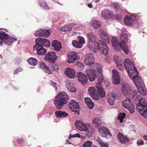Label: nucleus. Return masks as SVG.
Masks as SVG:
<instances>
[{"label":"nucleus","mask_w":147,"mask_h":147,"mask_svg":"<svg viewBox=\"0 0 147 147\" xmlns=\"http://www.w3.org/2000/svg\"><path fill=\"white\" fill-rule=\"evenodd\" d=\"M84 63L86 65L91 66L93 64L96 67L97 73L98 74V80L99 82L97 83L96 85L98 91L99 93L101 98L104 97L105 95V92L102 88L101 83L103 82V77L102 73V69L99 67L100 65L97 63H94V57L93 55L91 53L87 54L85 57Z\"/></svg>","instance_id":"obj_1"},{"label":"nucleus","mask_w":147,"mask_h":147,"mask_svg":"<svg viewBox=\"0 0 147 147\" xmlns=\"http://www.w3.org/2000/svg\"><path fill=\"white\" fill-rule=\"evenodd\" d=\"M133 80L138 90V92L136 90L134 91L133 92V98L134 101L138 100V102L137 104V105L139 103L140 101L142 98H143L145 100L143 97L141 96V95L145 96L146 93L143 81L141 77H139L138 78L134 79Z\"/></svg>","instance_id":"obj_2"},{"label":"nucleus","mask_w":147,"mask_h":147,"mask_svg":"<svg viewBox=\"0 0 147 147\" xmlns=\"http://www.w3.org/2000/svg\"><path fill=\"white\" fill-rule=\"evenodd\" d=\"M124 67L130 78L134 80L138 78V73L134 63L129 59H125L124 61Z\"/></svg>","instance_id":"obj_3"},{"label":"nucleus","mask_w":147,"mask_h":147,"mask_svg":"<svg viewBox=\"0 0 147 147\" xmlns=\"http://www.w3.org/2000/svg\"><path fill=\"white\" fill-rule=\"evenodd\" d=\"M68 99V96L66 93L62 92L58 94L55 97L54 100V103L57 109H61L63 105L67 103Z\"/></svg>","instance_id":"obj_4"},{"label":"nucleus","mask_w":147,"mask_h":147,"mask_svg":"<svg viewBox=\"0 0 147 147\" xmlns=\"http://www.w3.org/2000/svg\"><path fill=\"white\" fill-rule=\"evenodd\" d=\"M92 49H90V50L94 53H96L99 50L101 53L105 55H108L109 52V49L105 42L102 40H99L95 44L94 46L92 47Z\"/></svg>","instance_id":"obj_5"},{"label":"nucleus","mask_w":147,"mask_h":147,"mask_svg":"<svg viewBox=\"0 0 147 147\" xmlns=\"http://www.w3.org/2000/svg\"><path fill=\"white\" fill-rule=\"evenodd\" d=\"M17 38L13 36H9L3 31L0 30V45L2 46L3 42L8 45H10Z\"/></svg>","instance_id":"obj_6"},{"label":"nucleus","mask_w":147,"mask_h":147,"mask_svg":"<svg viewBox=\"0 0 147 147\" xmlns=\"http://www.w3.org/2000/svg\"><path fill=\"white\" fill-rule=\"evenodd\" d=\"M142 98L137 105L136 108L141 115L147 119V103L143 98Z\"/></svg>","instance_id":"obj_7"},{"label":"nucleus","mask_w":147,"mask_h":147,"mask_svg":"<svg viewBox=\"0 0 147 147\" xmlns=\"http://www.w3.org/2000/svg\"><path fill=\"white\" fill-rule=\"evenodd\" d=\"M122 105L123 107L128 110L131 114H132L134 113V106L129 98H126L125 100L123 101Z\"/></svg>","instance_id":"obj_8"},{"label":"nucleus","mask_w":147,"mask_h":147,"mask_svg":"<svg viewBox=\"0 0 147 147\" xmlns=\"http://www.w3.org/2000/svg\"><path fill=\"white\" fill-rule=\"evenodd\" d=\"M36 45L33 47L34 50L37 51V54L39 55H44L46 52V50L43 47V45L40 43H36Z\"/></svg>","instance_id":"obj_9"},{"label":"nucleus","mask_w":147,"mask_h":147,"mask_svg":"<svg viewBox=\"0 0 147 147\" xmlns=\"http://www.w3.org/2000/svg\"><path fill=\"white\" fill-rule=\"evenodd\" d=\"M87 37L88 40V42L87 45L88 47L90 50V49H92V47L94 46L96 42V37L91 32H89L87 34Z\"/></svg>","instance_id":"obj_10"},{"label":"nucleus","mask_w":147,"mask_h":147,"mask_svg":"<svg viewBox=\"0 0 147 147\" xmlns=\"http://www.w3.org/2000/svg\"><path fill=\"white\" fill-rule=\"evenodd\" d=\"M34 34L36 37H47L50 35V32L48 30L40 29L36 30L34 32Z\"/></svg>","instance_id":"obj_11"},{"label":"nucleus","mask_w":147,"mask_h":147,"mask_svg":"<svg viewBox=\"0 0 147 147\" xmlns=\"http://www.w3.org/2000/svg\"><path fill=\"white\" fill-rule=\"evenodd\" d=\"M98 131L100 132V135L101 136L106 138H110L112 136L108 129L105 126H102L100 128L98 129Z\"/></svg>","instance_id":"obj_12"},{"label":"nucleus","mask_w":147,"mask_h":147,"mask_svg":"<svg viewBox=\"0 0 147 147\" xmlns=\"http://www.w3.org/2000/svg\"><path fill=\"white\" fill-rule=\"evenodd\" d=\"M121 97L120 94H118L117 95L115 96L113 93H109L107 96V98L108 101L110 105H113L114 103V100L118 99Z\"/></svg>","instance_id":"obj_13"},{"label":"nucleus","mask_w":147,"mask_h":147,"mask_svg":"<svg viewBox=\"0 0 147 147\" xmlns=\"http://www.w3.org/2000/svg\"><path fill=\"white\" fill-rule=\"evenodd\" d=\"M96 69V67L93 69H89L86 71V73L88 76V79L91 82L94 81L96 78V76L95 70Z\"/></svg>","instance_id":"obj_14"},{"label":"nucleus","mask_w":147,"mask_h":147,"mask_svg":"<svg viewBox=\"0 0 147 147\" xmlns=\"http://www.w3.org/2000/svg\"><path fill=\"white\" fill-rule=\"evenodd\" d=\"M111 43L113 48L116 51H119L121 49L122 44L123 43H121V41L119 42L116 37H112Z\"/></svg>","instance_id":"obj_15"},{"label":"nucleus","mask_w":147,"mask_h":147,"mask_svg":"<svg viewBox=\"0 0 147 147\" xmlns=\"http://www.w3.org/2000/svg\"><path fill=\"white\" fill-rule=\"evenodd\" d=\"M136 18V16L134 14L127 15L124 18L125 24L127 26H131L133 25Z\"/></svg>","instance_id":"obj_16"},{"label":"nucleus","mask_w":147,"mask_h":147,"mask_svg":"<svg viewBox=\"0 0 147 147\" xmlns=\"http://www.w3.org/2000/svg\"><path fill=\"white\" fill-rule=\"evenodd\" d=\"M57 58L55 53L54 52L51 51L45 55L44 59L46 61H48L51 63H54L56 61Z\"/></svg>","instance_id":"obj_17"},{"label":"nucleus","mask_w":147,"mask_h":147,"mask_svg":"<svg viewBox=\"0 0 147 147\" xmlns=\"http://www.w3.org/2000/svg\"><path fill=\"white\" fill-rule=\"evenodd\" d=\"M75 124L77 129L81 131H86L88 130L86 125L80 121L77 120Z\"/></svg>","instance_id":"obj_18"},{"label":"nucleus","mask_w":147,"mask_h":147,"mask_svg":"<svg viewBox=\"0 0 147 147\" xmlns=\"http://www.w3.org/2000/svg\"><path fill=\"white\" fill-rule=\"evenodd\" d=\"M98 35L102 39L104 40L108 43L110 42V38L107 33L102 30H100L98 31Z\"/></svg>","instance_id":"obj_19"},{"label":"nucleus","mask_w":147,"mask_h":147,"mask_svg":"<svg viewBox=\"0 0 147 147\" xmlns=\"http://www.w3.org/2000/svg\"><path fill=\"white\" fill-rule=\"evenodd\" d=\"M77 76L79 81L82 84H86L87 83V78L86 75L82 72H77Z\"/></svg>","instance_id":"obj_20"},{"label":"nucleus","mask_w":147,"mask_h":147,"mask_svg":"<svg viewBox=\"0 0 147 147\" xmlns=\"http://www.w3.org/2000/svg\"><path fill=\"white\" fill-rule=\"evenodd\" d=\"M122 93L126 96H130L131 95V90L129 85L125 84L123 85L121 88Z\"/></svg>","instance_id":"obj_21"},{"label":"nucleus","mask_w":147,"mask_h":147,"mask_svg":"<svg viewBox=\"0 0 147 147\" xmlns=\"http://www.w3.org/2000/svg\"><path fill=\"white\" fill-rule=\"evenodd\" d=\"M114 60L117 64V66L118 69L122 71L123 69V60L121 58L115 55L114 57Z\"/></svg>","instance_id":"obj_22"},{"label":"nucleus","mask_w":147,"mask_h":147,"mask_svg":"<svg viewBox=\"0 0 147 147\" xmlns=\"http://www.w3.org/2000/svg\"><path fill=\"white\" fill-rule=\"evenodd\" d=\"M113 73V81L114 84L117 85L120 82V79L119 76L118 72L115 70L112 71Z\"/></svg>","instance_id":"obj_23"},{"label":"nucleus","mask_w":147,"mask_h":147,"mask_svg":"<svg viewBox=\"0 0 147 147\" xmlns=\"http://www.w3.org/2000/svg\"><path fill=\"white\" fill-rule=\"evenodd\" d=\"M76 73L74 69L69 68H66L64 72V73L66 75L70 78H75Z\"/></svg>","instance_id":"obj_24"},{"label":"nucleus","mask_w":147,"mask_h":147,"mask_svg":"<svg viewBox=\"0 0 147 147\" xmlns=\"http://www.w3.org/2000/svg\"><path fill=\"white\" fill-rule=\"evenodd\" d=\"M40 43L46 47H49L50 42L48 40L44 38H37L36 40V43Z\"/></svg>","instance_id":"obj_25"},{"label":"nucleus","mask_w":147,"mask_h":147,"mask_svg":"<svg viewBox=\"0 0 147 147\" xmlns=\"http://www.w3.org/2000/svg\"><path fill=\"white\" fill-rule=\"evenodd\" d=\"M77 55L75 53H71L68 55L67 62L69 63H73L77 59Z\"/></svg>","instance_id":"obj_26"},{"label":"nucleus","mask_w":147,"mask_h":147,"mask_svg":"<svg viewBox=\"0 0 147 147\" xmlns=\"http://www.w3.org/2000/svg\"><path fill=\"white\" fill-rule=\"evenodd\" d=\"M52 45L54 50L57 51L60 50L62 48L61 44L60 42L57 40H55L52 42Z\"/></svg>","instance_id":"obj_27"},{"label":"nucleus","mask_w":147,"mask_h":147,"mask_svg":"<svg viewBox=\"0 0 147 147\" xmlns=\"http://www.w3.org/2000/svg\"><path fill=\"white\" fill-rule=\"evenodd\" d=\"M117 138L119 141L122 143L125 144L129 141V138L120 133L118 134Z\"/></svg>","instance_id":"obj_28"},{"label":"nucleus","mask_w":147,"mask_h":147,"mask_svg":"<svg viewBox=\"0 0 147 147\" xmlns=\"http://www.w3.org/2000/svg\"><path fill=\"white\" fill-rule=\"evenodd\" d=\"M39 66L40 68L48 74H52L51 71H50L49 68L44 63L40 62L39 63Z\"/></svg>","instance_id":"obj_29"},{"label":"nucleus","mask_w":147,"mask_h":147,"mask_svg":"<svg viewBox=\"0 0 147 147\" xmlns=\"http://www.w3.org/2000/svg\"><path fill=\"white\" fill-rule=\"evenodd\" d=\"M101 14L102 18L107 20L111 17L112 13L109 10H104L101 12Z\"/></svg>","instance_id":"obj_30"},{"label":"nucleus","mask_w":147,"mask_h":147,"mask_svg":"<svg viewBox=\"0 0 147 147\" xmlns=\"http://www.w3.org/2000/svg\"><path fill=\"white\" fill-rule=\"evenodd\" d=\"M127 34V32L126 31H123L121 33L120 37L121 43H125L127 42L128 39Z\"/></svg>","instance_id":"obj_31"},{"label":"nucleus","mask_w":147,"mask_h":147,"mask_svg":"<svg viewBox=\"0 0 147 147\" xmlns=\"http://www.w3.org/2000/svg\"><path fill=\"white\" fill-rule=\"evenodd\" d=\"M55 116L57 118H63L68 116V114L64 111H57L55 112Z\"/></svg>","instance_id":"obj_32"},{"label":"nucleus","mask_w":147,"mask_h":147,"mask_svg":"<svg viewBox=\"0 0 147 147\" xmlns=\"http://www.w3.org/2000/svg\"><path fill=\"white\" fill-rule=\"evenodd\" d=\"M89 25L92 28L97 29L100 26L101 24L98 21L92 20L89 23Z\"/></svg>","instance_id":"obj_33"},{"label":"nucleus","mask_w":147,"mask_h":147,"mask_svg":"<svg viewBox=\"0 0 147 147\" xmlns=\"http://www.w3.org/2000/svg\"><path fill=\"white\" fill-rule=\"evenodd\" d=\"M85 102L89 109H92L94 106V104L91 99L88 97L85 98L84 99Z\"/></svg>","instance_id":"obj_34"},{"label":"nucleus","mask_w":147,"mask_h":147,"mask_svg":"<svg viewBox=\"0 0 147 147\" xmlns=\"http://www.w3.org/2000/svg\"><path fill=\"white\" fill-rule=\"evenodd\" d=\"M66 85L67 88L70 91L74 92L76 91V89L74 85L69 82H67L66 83Z\"/></svg>","instance_id":"obj_35"},{"label":"nucleus","mask_w":147,"mask_h":147,"mask_svg":"<svg viewBox=\"0 0 147 147\" xmlns=\"http://www.w3.org/2000/svg\"><path fill=\"white\" fill-rule=\"evenodd\" d=\"M69 108L71 110H73L74 109H78L79 108V106L78 103L76 102L73 100H71V102L70 103Z\"/></svg>","instance_id":"obj_36"},{"label":"nucleus","mask_w":147,"mask_h":147,"mask_svg":"<svg viewBox=\"0 0 147 147\" xmlns=\"http://www.w3.org/2000/svg\"><path fill=\"white\" fill-rule=\"evenodd\" d=\"M101 117H96L94 118L92 121V123L95 124L96 127H98L101 125Z\"/></svg>","instance_id":"obj_37"},{"label":"nucleus","mask_w":147,"mask_h":147,"mask_svg":"<svg viewBox=\"0 0 147 147\" xmlns=\"http://www.w3.org/2000/svg\"><path fill=\"white\" fill-rule=\"evenodd\" d=\"M39 5L42 8L45 9H49L50 8L47 5L46 2L43 1H38Z\"/></svg>","instance_id":"obj_38"},{"label":"nucleus","mask_w":147,"mask_h":147,"mask_svg":"<svg viewBox=\"0 0 147 147\" xmlns=\"http://www.w3.org/2000/svg\"><path fill=\"white\" fill-rule=\"evenodd\" d=\"M27 62L30 65L33 66L36 65L38 63L37 59L35 58L30 57L27 60Z\"/></svg>","instance_id":"obj_39"},{"label":"nucleus","mask_w":147,"mask_h":147,"mask_svg":"<svg viewBox=\"0 0 147 147\" xmlns=\"http://www.w3.org/2000/svg\"><path fill=\"white\" fill-rule=\"evenodd\" d=\"M125 43L122 44L121 49L123 50L124 52L126 54L129 53L130 50V48L125 45Z\"/></svg>","instance_id":"obj_40"},{"label":"nucleus","mask_w":147,"mask_h":147,"mask_svg":"<svg viewBox=\"0 0 147 147\" xmlns=\"http://www.w3.org/2000/svg\"><path fill=\"white\" fill-rule=\"evenodd\" d=\"M72 44L76 48H80L82 46V45L81 44L76 40H73Z\"/></svg>","instance_id":"obj_41"},{"label":"nucleus","mask_w":147,"mask_h":147,"mask_svg":"<svg viewBox=\"0 0 147 147\" xmlns=\"http://www.w3.org/2000/svg\"><path fill=\"white\" fill-rule=\"evenodd\" d=\"M126 115L124 113H119L118 115V119L119 120L121 123H122L123 121V119L125 117Z\"/></svg>","instance_id":"obj_42"},{"label":"nucleus","mask_w":147,"mask_h":147,"mask_svg":"<svg viewBox=\"0 0 147 147\" xmlns=\"http://www.w3.org/2000/svg\"><path fill=\"white\" fill-rule=\"evenodd\" d=\"M72 29V27L70 25H67L64 27H63L61 28V29L62 31L66 32L67 31H70Z\"/></svg>","instance_id":"obj_43"},{"label":"nucleus","mask_w":147,"mask_h":147,"mask_svg":"<svg viewBox=\"0 0 147 147\" xmlns=\"http://www.w3.org/2000/svg\"><path fill=\"white\" fill-rule=\"evenodd\" d=\"M98 142L101 147H109L108 144L107 143L103 142L99 138H98Z\"/></svg>","instance_id":"obj_44"},{"label":"nucleus","mask_w":147,"mask_h":147,"mask_svg":"<svg viewBox=\"0 0 147 147\" xmlns=\"http://www.w3.org/2000/svg\"><path fill=\"white\" fill-rule=\"evenodd\" d=\"M49 84L50 85L52 86L55 89V90H57L58 85L57 83L52 80H50L49 82Z\"/></svg>","instance_id":"obj_45"},{"label":"nucleus","mask_w":147,"mask_h":147,"mask_svg":"<svg viewBox=\"0 0 147 147\" xmlns=\"http://www.w3.org/2000/svg\"><path fill=\"white\" fill-rule=\"evenodd\" d=\"M96 90L95 88L94 87H90L88 89V92L90 96H91L93 94L95 93Z\"/></svg>","instance_id":"obj_46"},{"label":"nucleus","mask_w":147,"mask_h":147,"mask_svg":"<svg viewBox=\"0 0 147 147\" xmlns=\"http://www.w3.org/2000/svg\"><path fill=\"white\" fill-rule=\"evenodd\" d=\"M78 37L79 40L78 42L80 44H81L82 45L83 44L85 43V41L84 37L80 36H78Z\"/></svg>","instance_id":"obj_47"},{"label":"nucleus","mask_w":147,"mask_h":147,"mask_svg":"<svg viewBox=\"0 0 147 147\" xmlns=\"http://www.w3.org/2000/svg\"><path fill=\"white\" fill-rule=\"evenodd\" d=\"M51 67L52 68L53 70L57 71L59 69L58 65L56 63H52L51 64Z\"/></svg>","instance_id":"obj_48"},{"label":"nucleus","mask_w":147,"mask_h":147,"mask_svg":"<svg viewBox=\"0 0 147 147\" xmlns=\"http://www.w3.org/2000/svg\"><path fill=\"white\" fill-rule=\"evenodd\" d=\"M92 142L88 141L86 142L83 144V147H91Z\"/></svg>","instance_id":"obj_49"},{"label":"nucleus","mask_w":147,"mask_h":147,"mask_svg":"<svg viewBox=\"0 0 147 147\" xmlns=\"http://www.w3.org/2000/svg\"><path fill=\"white\" fill-rule=\"evenodd\" d=\"M75 137L80 138V136L78 133H77L73 135L70 134L68 137V139H70L72 138Z\"/></svg>","instance_id":"obj_50"},{"label":"nucleus","mask_w":147,"mask_h":147,"mask_svg":"<svg viewBox=\"0 0 147 147\" xmlns=\"http://www.w3.org/2000/svg\"><path fill=\"white\" fill-rule=\"evenodd\" d=\"M94 99L97 100L100 98V95L99 94L94 93L91 96Z\"/></svg>","instance_id":"obj_51"},{"label":"nucleus","mask_w":147,"mask_h":147,"mask_svg":"<svg viewBox=\"0 0 147 147\" xmlns=\"http://www.w3.org/2000/svg\"><path fill=\"white\" fill-rule=\"evenodd\" d=\"M23 70L22 69L21 67H19L16 69L13 72L14 74H17L19 72L22 71Z\"/></svg>","instance_id":"obj_52"},{"label":"nucleus","mask_w":147,"mask_h":147,"mask_svg":"<svg viewBox=\"0 0 147 147\" xmlns=\"http://www.w3.org/2000/svg\"><path fill=\"white\" fill-rule=\"evenodd\" d=\"M113 7L116 10H118L119 8V4L117 3H114L113 4Z\"/></svg>","instance_id":"obj_53"},{"label":"nucleus","mask_w":147,"mask_h":147,"mask_svg":"<svg viewBox=\"0 0 147 147\" xmlns=\"http://www.w3.org/2000/svg\"><path fill=\"white\" fill-rule=\"evenodd\" d=\"M17 141L19 143L21 144L23 142L24 139L22 138H19L18 139Z\"/></svg>","instance_id":"obj_54"},{"label":"nucleus","mask_w":147,"mask_h":147,"mask_svg":"<svg viewBox=\"0 0 147 147\" xmlns=\"http://www.w3.org/2000/svg\"><path fill=\"white\" fill-rule=\"evenodd\" d=\"M137 144L138 146H140L143 145L144 144V143L143 141H141L140 142L137 141Z\"/></svg>","instance_id":"obj_55"},{"label":"nucleus","mask_w":147,"mask_h":147,"mask_svg":"<svg viewBox=\"0 0 147 147\" xmlns=\"http://www.w3.org/2000/svg\"><path fill=\"white\" fill-rule=\"evenodd\" d=\"M87 5L88 7L90 8H92L93 7V6L91 3L88 4Z\"/></svg>","instance_id":"obj_56"},{"label":"nucleus","mask_w":147,"mask_h":147,"mask_svg":"<svg viewBox=\"0 0 147 147\" xmlns=\"http://www.w3.org/2000/svg\"><path fill=\"white\" fill-rule=\"evenodd\" d=\"M78 65L82 67H83L84 66V65L82 63H78Z\"/></svg>","instance_id":"obj_57"},{"label":"nucleus","mask_w":147,"mask_h":147,"mask_svg":"<svg viewBox=\"0 0 147 147\" xmlns=\"http://www.w3.org/2000/svg\"><path fill=\"white\" fill-rule=\"evenodd\" d=\"M72 111L74 112L75 113H76L77 114H79V112L78 111H75L73 110H72Z\"/></svg>","instance_id":"obj_58"},{"label":"nucleus","mask_w":147,"mask_h":147,"mask_svg":"<svg viewBox=\"0 0 147 147\" xmlns=\"http://www.w3.org/2000/svg\"><path fill=\"white\" fill-rule=\"evenodd\" d=\"M144 139L146 141H147V136L144 135L143 136Z\"/></svg>","instance_id":"obj_59"},{"label":"nucleus","mask_w":147,"mask_h":147,"mask_svg":"<svg viewBox=\"0 0 147 147\" xmlns=\"http://www.w3.org/2000/svg\"><path fill=\"white\" fill-rule=\"evenodd\" d=\"M95 3H98L100 1V0H93Z\"/></svg>","instance_id":"obj_60"},{"label":"nucleus","mask_w":147,"mask_h":147,"mask_svg":"<svg viewBox=\"0 0 147 147\" xmlns=\"http://www.w3.org/2000/svg\"><path fill=\"white\" fill-rule=\"evenodd\" d=\"M66 143L67 144H71V143L68 140H66Z\"/></svg>","instance_id":"obj_61"},{"label":"nucleus","mask_w":147,"mask_h":147,"mask_svg":"<svg viewBox=\"0 0 147 147\" xmlns=\"http://www.w3.org/2000/svg\"><path fill=\"white\" fill-rule=\"evenodd\" d=\"M2 56L1 55H0V59H2Z\"/></svg>","instance_id":"obj_62"},{"label":"nucleus","mask_w":147,"mask_h":147,"mask_svg":"<svg viewBox=\"0 0 147 147\" xmlns=\"http://www.w3.org/2000/svg\"><path fill=\"white\" fill-rule=\"evenodd\" d=\"M121 17L120 16H119V19H121Z\"/></svg>","instance_id":"obj_63"},{"label":"nucleus","mask_w":147,"mask_h":147,"mask_svg":"<svg viewBox=\"0 0 147 147\" xmlns=\"http://www.w3.org/2000/svg\"><path fill=\"white\" fill-rule=\"evenodd\" d=\"M3 29H2V28H0V30H3Z\"/></svg>","instance_id":"obj_64"}]
</instances>
